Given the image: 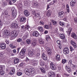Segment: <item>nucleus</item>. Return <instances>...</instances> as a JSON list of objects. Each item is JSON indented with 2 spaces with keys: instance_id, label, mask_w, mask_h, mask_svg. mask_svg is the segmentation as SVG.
Returning a JSON list of instances; mask_svg holds the SVG:
<instances>
[{
  "instance_id": "f257e3e1",
  "label": "nucleus",
  "mask_w": 77,
  "mask_h": 77,
  "mask_svg": "<svg viewBox=\"0 0 77 77\" xmlns=\"http://www.w3.org/2000/svg\"><path fill=\"white\" fill-rule=\"evenodd\" d=\"M49 63L50 65V68L52 70H55L56 69V65L53 63L51 61H49Z\"/></svg>"
},
{
  "instance_id": "f03ea898",
  "label": "nucleus",
  "mask_w": 77,
  "mask_h": 77,
  "mask_svg": "<svg viewBox=\"0 0 77 77\" xmlns=\"http://www.w3.org/2000/svg\"><path fill=\"white\" fill-rule=\"evenodd\" d=\"M12 36H13L15 38H16L18 36V32L16 31H13L11 33Z\"/></svg>"
},
{
  "instance_id": "7ed1b4c3",
  "label": "nucleus",
  "mask_w": 77,
  "mask_h": 77,
  "mask_svg": "<svg viewBox=\"0 0 77 77\" xmlns=\"http://www.w3.org/2000/svg\"><path fill=\"white\" fill-rule=\"evenodd\" d=\"M69 52V50L68 48H65L64 50L63 51V53L65 55H66L67 54H68Z\"/></svg>"
},
{
  "instance_id": "20e7f679",
  "label": "nucleus",
  "mask_w": 77,
  "mask_h": 77,
  "mask_svg": "<svg viewBox=\"0 0 77 77\" xmlns=\"http://www.w3.org/2000/svg\"><path fill=\"white\" fill-rule=\"evenodd\" d=\"M32 35L34 37H37L39 36V33L37 31H35L32 33Z\"/></svg>"
},
{
  "instance_id": "39448f33",
  "label": "nucleus",
  "mask_w": 77,
  "mask_h": 77,
  "mask_svg": "<svg viewBox=\"0 0 77 77\" xmlns=\"http://www.w3.org/2000/svg\"><path fill=\"white\" fill-rule=\"evenodd\" d=\"M70 44H71L72 46H73V47L75 48H77V45L76 43L73 40H71L70 42Z\"/></svg>"
},
{
  "instance_id": "423d86ee",
  "label": "nucleus",
  "mask_w": 77,
  "mask_h": 77,
  "mask_svg": "<svg viewBox=\"0 0 77 77\" xmlns=\"http://www.w3.org/2000/svg\"><path fill=\"white\" fill-rule=\"evenodd\" d=\"M0 47L2 49H5L6 47V45L5 43H2L0 44Z\"/></svg>"
},
{
  "instance_id": "0eeeda50",
  "label": "nucleus",
  "mask_w": 77,
  "mask_h": 77,
  "mask_svg": "<svg viewBox=\"0 0 77 77\" xmlns=\"http://www.w3.org/2000/svg\"><path fill=\"white\" fill-rule=\"evenodd\" d=\"M71 37L72 38L75 39H76L77 38V35H76V34H75V33L74 32H72L71 34Z\"/></svg>"
},
{
  "instance_id": "6e6552de",
  "label": "nucleus",
  "mask_w": 77,
  "mask_h": 77,
  "mask_svg": "<svg viewBox=\"0 0 77 77\" xmlns=\"http://www.w3.org/2000/svg\"><path fill=\"white\" fill-rule=\"evenodd\" d=\"M48 75L49 77H55V73L54 72H51L48 73Z\"/></svg>"
},
{
  "instance_id": "1a4fd4ad",
  "label": "nucleus",
  "mask_w": 77,
  "mask_h": 77,
  "mask_svg": "<svg viewBox=\"0 0 77 77\" xmlns=\"http://www.w3.org/2000/svg\"><path fill=\"white\" fill-rule=\"evenodd\" d=\"M63 14H64V12L63 11L59 12V13L58 14V17H60V18H63Z\"/></svg>"
},
{
  "instance_id": "9d476101",
  "label": "nucleus",
  "mask_w": 77,
  "mask_h": 77,
  "mask_svg": "<svg viewBox=\"0 0 77 77\" xmlns=\"http://www.w3.org/2000/svg\"><path fill=\"white\" fill-rule=\"evenodd\" d=\"M25 74L28 75H30V72L29 71V69L27 68H26L25 69Z\"/></svg>"
},
{
  "instance_id": "9b49d317",
  "label": "nucleus",
  "mask_w": 77,
  "mask_h": 77,
  "mask_svg": "<svg viewBox=\"0 0 77 77\" xmlns=\"http://www.w3.org/2000/svg\"><path fill=\"white\" fill-rule=\"evenodd\" d=\"M24 13L26 17H29V15H30L29 12V11L27 10L24 11Z\"/></svg>"
},
{
  "instance_id": "f8f14e48",
  "label": "nucleus",
  "mask_w": 77,
  "mask_h": 77,
  "mask_svg": "<svg viewBox=\"0 0 77 77\" xmlns=\"http://www.w3.org/2000/svg\"><path fill=\"white\" fill-rule=\"evenodd\" d=\"M55 59L57 61H60V55L58 54H57L55 56Z\"/></svg>"
},
{
  "instance_id": "ddd939ff",
  "label": "nucleus",
  "mask_w": 77,
  "mask_h": 77,
  "mask_svg": "<svg viewBox=\"0 0 77 77\" xmlns=\"http://www.w3.org/2000/svg\"><path fill=\"white\" fill-rule=\"evenodd\" d=\"M15 71V68H13V69H11V71L9 73V74L11 75H12L13 74H14V73Z\"/></svg>"
},
{
  "instance_id": "4468645a",
  "label": "nucleus",
  "mask_w": 77,
  "mask_h": 77,
  "mask_svg": "<svg viewBox=\"0 0 77 77\" xmlns=\"http://www.w3.org/2000/svg\"><path fill=\"white\" fill-rule=\"evenodd\" d=\"M76 3V1L75 0H72L70 2V5L73 7L75 6V4Z\"/></svg>"
},
{
  "instance_id": "2eb2a0df",
  "label": "nucleus",
  "mask_w": 77,
  "mask_h": 77,
  "mask_svg": "<svg viewBox=\"0 0 77 77\" xmlns=\"http://www.w3.org/2000/svg\"><path fill=\"white\" fill-rule=\"evenodd\" d=\"M29 71L31 72V74H34V73H35V70L34 68L31 67L29 68Z\"/></svg>"
},
{
  "instance_id": "dca6fc26",
  "label": "nucleus",
  "mask_w": 77,
  "mask_h": 77,
  "mask_svg": "<svg viewBox=\"0 0 77 77\" xmlns=\"http://www.w3.org/2000/svg\"><path fill=\"white\" fill-rule=\"evenodd\" d=\"M38 6V3L36 2H35L32 4V7L33 8H37Z\"/></svg>"
},
{
  "instance_id": "f3484780",
  "label": "nucleus",
  "mask_w": 77,
  "mask_h": 77,
  "mask_svg": "<svg viewBox=\"0 0 77 77\" xmlns=\"http://www.w3.org/2000/svg\"><path fill=\"white\" fill-rule=\"evenodd\" d=\"M52 11L51 10H49L47 12V15L48 17H50L51 15V14Z\"/></svg>"
},
{
  "instance_id": "a211bd4d",
  "label": "nucleus",
  "mask_w": 77,
  "mask_h": 77,
  "mask_svg": "<svg viewBox=\"0 0 77 77\" xmlns=\"http://www.w3.org/2000/svg\"><path fill=\"white\" fill-rule=\"evenodd\" d=\"M18 26V24L16 23H14L11 25V27H12L14 28H17Z\"/></svg>"
},
{
  "instance_id": "6ab92c4d",
  "label": "nucleus",
  "mask_w": 77,
  "mask_h": 77,
  "mask_svg": "<svg viewBox=\"0 0 77 77\" xmlns=\"http://www.w3.org/2000/svg\"><path fill=\"white\" fill-rule=\"evenodd\" d=\"M20 21L21 22H25L26 21V17H21L20 18Z\"/></svg>"
},
{
  "instance_id": "aec40b11",
  "label": "nucleus",
  "mask_w": 77,
  "mask_h": 77,
  "mask_svg": "<svg viewBox=\"0 0 77 77\" xmlns=\"http://www.w3.org/2000/svg\"><path fill=\"white\" fill-rule=\"evenodd\" d=\"M71 30H72V28L69 27L68 28V30L66 32L68 34H71Z\"/></svg>"
},
{
  "instance_id": "412c9836",
  "label": "nucleus",
  "mask_w": 77,
  "mask_h": 77,
  "mask_svg": "<svg viewBox=\"0 0 77 77\" xmlns=\"http://www.w3.org/2000/svg\"><path fill=\"white\" fill-rule=\"evenodd\" d=\"M28 54L30 56H32L33 55V54H34V50H32V51H29Z\"/></svg>"
},
{
  "instance_id": "4be33fe9",
  "label": "nucleus",
  "mask_w": 77,
  "mask_h": 77,
  "mask_svg": "<svg viewBox=\"0 0 77 77\" xmlns=\"http://www.w3.org/2000/svg\"><path fill=\"white\" fill-rule=\"evenodd\" d=\"M20 61V60L18 58H16L14 60V63L15 64L18 63Z\"/></svg>"
},
{
  "instance_id": "5701e85b",
  "label": "nucleus",
  "mask_w": 77,
  "mask_h": 77,
  "mask_svg": "<svg viewBox=\"0 0 77 77\" xmlns=\"http://www.w3.org/2000/svg\"><path fill=\"white\" fill-rule=\"evenodd\" d=\"M42 57L44 60H47V56H46V55L43 54L42 55Z\"/></svg>"
},
{
  "instance_id": "b1692460",
  "label": "nucleus",
  "mask_w": 77,
  "mask_h": 77,
  "mask_svg": "<svg viewBox=\"0 0 77 77\" xmlns=\"http://www.w3.org/2000/svg\"><path fill=\"white\" fill-rule=\"evenodd\" d=\"M39 24L40 25H42V26H43L44 25V24H45V22L44 20H41L39 21Z\"/></svg>"
},
{
  "instance_id": "393cba45",
  "label": "nucleus",
  "mask_w": 77,
  "mask_h": 77,
  "mask_svg": "<svg viewBox=\"0 0 77 77\" xmlns=\"http://www.w3.org/2000/svg\"><path fill=\"white\" fill-rule=\"evenodd\" d=\"M66 71H68V72H71V70L70 69V67H67L66 66Z\"/></svg>"
},
{
  "instance_id": "a878e982",
  "label": "nucleus",
  "mask_w": 77,
  "mask_h": 77,
  "mask_svg": "<svg viewBox=\"0 0 77 77\" xmlns=\"http://www.w3.org/2000/svg\"><path fill=\"white\" fill-rule=\"evenodd\" d=\"M51 21L54 26H56L57 25V22L54 20H51Z\"/></svg>"
},
{
  "instance_id": "bb28decb",
  "label": "nucleus",
  "mask_w": 77,
  "mask_h": 77,
  "mask_svg": "<svg viewBox=\"0 0 77 77\" xmlns=\"http://www.w3.org/2000/svg\"><path fill=\"white\" fill-rule=\"evenodd\" d=\"M32 45H31L32 47H36V42L35 41H33L32 43Z\"/></svg>"
},
{
  "instance_id": "cd10ccee",
  "label": "nucleus",
  "mask_w": 77,
  "mask_h": 77,
  "mask_svg": "<svg viewBox=\"0 0 77 77\" xmlns=\"http://www.w3.org/2000/svg\"><path fill=\"white\" fill-rule=\"evenodd\" d=\"M60 38L61 39H65V37L63 35V34H60Z\"/></svg>"
},
{
  "instance_id": "c85d7f7f",
  "label": "nucleus",
  "mask_w": 77,
  "mask_h": 77,
  "mask_svg": "<svg viewBox=\"0 0 77 77\" xmlns=\"http://www.w3.org/2000/svg\"><path fill=\"white\" fill-rule=\"evenodd\" d=\"M38 42L40 44H44V41L42 39H40L39 40Z\"/></svg>"
},
{
  "instance_id": "c756f323",
  "label": "nucleus",
  "mask_w": 77,
  "mask_h": 77,
  "mask_svg": "<svg viewBox=\"0 0 77 77\" xmlns=\"http://www.w3.org/2000/svg\"><path fill=\"white\" fill-rule=\"evenodd\" d=\"M26 42L28 44H29L31 42V40H30V39H27L26 41Z\"/></svg>"
},
{
  "instance_id": "7c9ffc66",
  "label": "nucleus",
  "mask_w": 77,
  "mask_h": 77,
  "mask_svg": "<svg viewBox=\"0 0 77 77\" xmlns=\"http://www.w3.org/2000/svg\"><path fill=\"white\" fill-rule=\"evenodd\" d=\"M39 55H40V54H39V53H38L35 54L34 57L36 58H38V57L39 56Z\"/></svg>"
},
{
  "instance_id": "2f4dec72",
  "label": "nucleus",
  "mask_w": 77,
  "mask_h": 77,
  "mask_svg": "<svg viewBox=\"0 0 77 77\" xmlns=\"http://www.w3.org/2000/svg\"><path fill=\"white\" fill-rule=\"evenodd\" d=\"M38 29L40 31V32H42L43 30L42 27V26H39L38 27Z\"/></svg>"
},
{
  "instance_id": "473e14b6",
  "label": "nucleus",
  "mask_w": 77,
  "mask_h": 77,
  "mask_svg": "<svg viewBox=\"0 0 77 77\" xmlns=\"http://www.w3.org/2000/svg\"><path fill=\"white\" fill-rule=\"evenodd\" d=\"M16 15H17V13H14L12 12V17H16Z\"/></svg>"
},
{
  "instance_id": "72a5a7b5",
  "label": "nucleus",
  "mask_w": 77,
  "mask_h": 77,
  "mask_svg": "<svg viewBox=\"0 0 77 77\" xmlns=\"http://www.w3.org/2000/svg\"><path fill=\"white\" fill-rule=\"evenodd\" d=\"M31 63H33V64H35V65H38V63H35V61L34 60H31Z\"/></svg>"
},
{
  "instance_id": "f704fd0d",
  "label": "nucleus",
  "mask_w": 77,
  "mask_h": 77,
  "mask_svg": "<svg viewBox=\"0 0 77 77\" xmlns=\"http://www.w3.org/2000/svg\"><path fill=\"white\" fill-rule=\"evenodd\" d=\"M44 27L45 29H49V26L48 25H45Z\"/></svg>"
},
{
  "instance_id": "c9c22d12",
  "label": "nucleus",
  "mask_w": 77,
  "mask_h": 77,
  "mask_svg": "<svg viewBox=\"0 0 77 77\" xmlns=\"http://www.w3.org/2000/svg\"><path fill=\"white\" fill-rule=\"evenodd\" d=\"M34 15L35 17H39V13H34Z\"/></svg>"
},
{
  "instance_id": "e433bc0d",
  "label": "nucleus",
  "mask_w": 77,
  "mask_h": 77,
  "mask_svg": "<svg viewBox=\"0 0 77 77\" xmlns=\"http://www.w3.org/2000/svg\"><path fill=\"white\" fill-rule=\"evenodd\" d=\"M11 11H12V12H13V13H17L16 10H15V8H12Z\"/></svg>"
},
{
  "instance_id": "4c0bfd02",
  "label": "nucleus",
  "mask_w": 77,
  "mask_h": 77,
  "mask_svg": "<svg viewBox=\"0 0 77 77\" xmlns=\"http://www.w3.org/2000/svg\"><path fill=\"white\" fill-rule=\"evenodd\" d=\"M53 2L54 3H52V2H51L50 4V5H54V3H56V2H57V0H54L53 1Z\"/></svg>"
},
{
  "instance_id": "58836bf2",
  "label": "nucleus",
  "mask_w": 77,
  "mask_h": 77,
  "mask_svg": "<svg viewBox=\"0 0 77 77\" xmlns=\"http://www.w3.org/2000/svg\"><path fill=\"white\" fill-rule=\"evenodd\" d=\"M6 1H7V2H9V3L10 5H12V3L11 2H12V0H5Z\"/></svg>"
},
{
  "instance_id": "ea45409f",
  "label": "nucleus",
  "mask_w": 77,
  "mask_h": 77,
  "mask_svg": "<svg viewBox=\"0 0 77 77\" xmlns=\"http://www.w3.org/2000/svg\"><path fill=\"white\" fill-rule=\"evenodd\" d=\"M70 50V51H72L74 50V48H73L72 46L69 47Z\"/></svg>"
},
{
  "instance_id": "a19ab883",
  "label": "nucleus",
  "mask_w": 77,
  "mask_h": 77,
  "mask_svg": "<svg viewBox=\"0 0 77 77\" xmlns=\"http://www.w3.org/2000/svg\"><path fill=\"white\" fill-rule=\"evenodd\" d=\"M29 28H30V26L28 25H26L25 27V30H26V29H29Z\"/></svg>"
},
{
  "instance_id": "79ce46f5",
  "label": "nucleus",
  "mask_w": 77,
  "mask_h": 77,
  "mask_svg": "<svg viewBox=\"0 0 77 77\" xmlns=\"http://www.w3.org/2000/svg\"><path fill=\"white\" fill-rule=\"evenodd\" d=\"M7 5V2H4L2 3V6H6Z\"/></svg>"
},
{
  "instance_id": "37998d69",
  "label": "nucleus",
  "mask_w": 77,
  "mask_h": 77,
  "mask_svg": "<svg viewBox=\"0 0 77 77\" xmlns=\"http://www.w3.org/2000/svg\"><path fill=\"white\" fill-rule=\"evenodd\" d=\"M23 74V73L22 72H18L17 73V75H18L19 76H20V75H21Z\"/></svg>"
},
{
  "instance_id": "c03bdc74",
  "label": "nucleus",
  "mask_w": 77,
  "mask_h": 77,
  "mask_svg": "<svg viewBox=\"0 0 77 77\" xmlns=\"http://www.w3.org/2000/svg\"><path fill=\"white\" fill-rule=\"evenodd\" d=\"M22 41V39L21 38H19L17 40V42H20Z\"/></svg>"
},
{
  "instance_id": "a18cd8bd",
  "label": "nucleus",
  "mask_w": 77,
  "mask_h": 77,
  "mask_svg": "<svg viewBox=\"0 0 77 77\" xmlns=\"http://www.w3.org/2000/svg\"><path fill=\"white\" fill-rule=\"evenodd\" d=\"M40 64L41 66H44V63L42 61L40 62Z\"/></svg>"
},
{
  "instance_id": "49530a36",
  "label": "nucleus",
  "mask_w": 77,
  "mask_h": 77,
  "mask_svg": "<svg viewBox=\"0 0 77 77\" xmlns=\"http://www.w3.org/2000/svg\"><path fill=\"white\" fill-rule=\"evenodd\" d=\"M41 70L42 72H43L44 73H45V69L44 68H41Z\"/></svg>"
},
{
  "instance_id": "de8ad7c7",
  "label": "nucleus",
  "mask_w": 77,
  "mask_h": 77,
  "mask_svg": "<svg viewBox=\"0 0 77 77\" xmlns=\"http://www.w3.org/2000/svg\"><path fill=\"white\" fill-rule=\"evenodd\" d=\"M59 24L60 25L62 26H64V23H63L61 22L60 21L59 22Z\"/></svg>"
},
{
  "instance_id": "09e8293b",
  "label": "nucleus",
  "mask_w": 77,
  "mask_h": 77,
  "mask_svg": "<svg viewBox=\"0 0 77 77\" xmlns=\"http://www.w3.org/2000/svg\"><path fill=\"white\" fill-rule=\"evenodd\" d=\"M15 37H14L13 36V35H11V37H10V39L11 40H13V39H14V38H15Z\"/></svg>"
},
{
  "instance_id": "8fccbe9b",
  "label": "nucleus",
  "mask_w": 77,
  "mask_h": 77,
  "mask_svg": "<svg viewBox=\"0 0 77 77\" xmlns=\"http://www.w3.org/2000/svg\"><path fill=\"white\" fill-rule=\"evenodd\" d=\"M46 50H47V51L48 52L49 51H51V49H50V48H49L48 47L46 48Z\"/></svg>"
},
{
  "instance_id": "3c124183",
  "label": "nucleus",
  "mask_w": 77,
  "mask_h": 77,
  "mask_svg": "<svg viewBox=\"0 0 77 77\" xmlns=\"http://www.w3.org/2000/svg\"><path fill=\"white\" fill-rule=\"evenodd\" d=\"M21 30H24H24H25V27L24 26H21Z\"/></svg>"
},
{
  "instance_id": "603ef678",
  "label": "nucleus",
  "mask_w": 77,
  "mask_h": 77,
  "mask_svg": "<svg viewBox=\"0 0 77 77\" xmlns=\"http://www.w3.org/2000/svg\"><path fill=\"white\" fill-rule=\"evenodd\" d=\"M20 52H22L23 53H25V52H26V49H22L21 51Z\"/></svg>"
},
{
  "instance_id": "864d4df0",
  "label": "nucleus",
  "mask_w": 77,
  "mask_h": 77,
  "mask_svg": "<svg viewBox=\"0 0 77 77\" xmlns=\"http://www.w3.org/2000/svg\"><path fill=\"white\" fill-rule=\"evenodd\" d=\"M20 54L21 56H24V54H25V53H24V52H20Z\"/></svg>"
},
{
  "instance_id": "5fc2aeb1",
  "label": "nucleus",
  "mask_w": 77,
  "mask_h": 77,
  "mask_svg": "<svg viewBox=\"0 0 77 77\" xmlns=\"http://www.w3.org/2000/svg\"><path fill=\"white\" fill-rule=\"evenodd\" d=\"M67 60L66 59H63L62 62L63 63H65L66 62Z\"/></svg>"
},
{
  "instance_id": "6e6d98bb",
  "label": "nucleus",
  "mask_w": 77,
  "mask_h": 77,
  "mask_svg": "<svg viewBox=\"0 0 77 77\" xmlns=\"http://www.w3.org/2000/svg\"><path fill=\"white\" fill-rule=\"evenodd\" d=\"M50 36H49V35H47L46 36V40L48 41V39H50Z\"/></svg>"
},
{
  "instance_id": "4d7b16f0",
  "label": "nucleus",
  "mask_w": 77,
  "mask_h": 77,
  "mask_svg": "<svg viewBox=\"0 0 77 77\" xmlns=\"http://www.w3.org/2000/svg\"><path fill=\"white\" fill-rule=\"evenodd\" d=\"M68 19V17L67 16H66L63 19V20L64 21H66V20H67V19Z\"/></svg>"
},
{
  "instance_id": "13d9d810",
  "label": "nucleus",
  "mask_w": 77,
  "mask_h": 77,
  "mask_svg": "<svg viewBox=\"0 0 77 77\" xmlns=\"http://www.w3.org/2000/svg\"><path fill=\"white\" fill-rule=\"evenodd\" d=\"M57 44H58V45H60V44H61V43H60V41L59 40H57Z\"/></svg>"
},
{
  "instance_id": "bf43d9fd",
  "label": "nucleus",
  "mask_w": 77,
  "mask_h": 77,
  "mask_svg": "<svg viewBox=\"0 0 77 77\" xmlns=\"http://www.w3.org/2000/svg\"><path fill=\"white\" fill-rule=\"evenodd\" d=\"M4 74H5V72H3L1 71L0 73V74L2 75H4Z\"/></svg>"
},
{
  "instance_id": "052dcab7",
  "label": "nucleus",
  "mask_w": 77,
  "mask_h": 77,
  "mask_svg": "<svg viewBox=\"0 0 77 77\" xmlns=\"http://www.w3.org/2000/svg\"><path fill=\"white\" fill-rule=\"evenodd\" d=\"M23 65H24V63H21L19 64V65L20 66H23Z\"/></svg>"
},
{
  "instance_id": "680f3d73",
  "label": "nucleus",
  "mask_w": 77,
  "mask_h": 77,
  "mask_svg": "<svg viewBox=\"0 0 77 77\" xmlns=\"http://www.w3.org/2000/svg\"><path fill=\"white\" fill-rule=\"evenodd\" d=\"M59 29L60 31H61L62 32H63V28L61 27H60L59 28Z\"/></svg>"
},
{
  "instance_id": "e2e57ef3",
  "label": "nucleus",
  "mask_w": 77,
  "mask_h": 77,
  "mask_svg": "<svg viewBox=\"0 0 77 77\" xmlns=\"http://www.w3.org/2000/svg\"><path fill=\"white\" fill-rule=\"evenodd\" d=\"M4 32L6 34H8V33H9L8 31H7V30H5Z\"/></svg>"
},
{
  "instance_id": "0e129e2a",
  "label": "nucleus",
  "mask_w": 77,
  "mask_h": 77,
  "mask_svg": "<svg viewBox=\"0 0 77 77\" xmlns=\"http://www.w3.org/2000/svg\"><path fill=\"white\" fill-rule=\"evenodd\" d=\"M73 66H72V67H74L73 69H76V65H73Z\"/></svg>"
},
{
  "instance_id": "69168bd1",
  "label": "nucleus",
  "mask_w": 77,
  "mask_h": 77,
  "mask_svg": "<svg viewBox=\"0 0 77 77\" xmlns=\"http://www.w3.org/2000/svg\"><path fill=\"white\" fill-rule=\"evenodd\" d=\"M13 53H16V52H17V51L15 49H14L13 50Z\"/></svg>"
},
{
  "instance_id": "338daca9",
  "label": "nucleus",
  "mask_w": 77,
  "mask_h": 77,
  "mask_svg": "<svg viewBox=\"0 0 77 77\" xmlns=\"http://www.w3.org/2000/svg\"><path fill=\"white\" fill-rule=\"evenodd\" d=\"M69 64H71L72 63V60H70L68 62Z\"/></svg>"
},
{
  "instance_id": "774afa93",
  "label": "nucleus",
  "mask_w": 77,
  "mask_h": 77,
  "mask_svg": "<svg viewBox=\"0 0 77 77\" xmlns=\"http://www.w3.org/2000/svg\"><path fill=\"white\" fill-rule=\"evenodd\" d=\"M74 21L76 23H77V17L75 18L74 19Z\"/></svg>"
}]
</instances>
